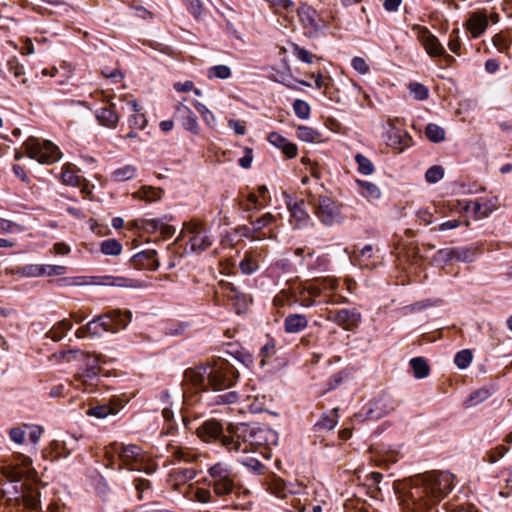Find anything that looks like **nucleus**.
Here are the masks:
<instances>
[{
	"instance_id": "nucleus-1",
	"label": "nucleus",
	"mask_w": 512,
	"mask_h": 512,
	"mask_svg": "<svg viewBox=\"0 0 512 512\" xmlns=\"http://www.w3.org/2000/svg\"><path fill=\"white\" fill-rule=\"evenodd\" d=\"M454 476L447 471L432 472L413 480L404 494L403 505L407 512H436V506L451 492Z\"/></svg>"
},
{
	"instance_id": "nucleus-2",
	"label": "nucleus",
	"mask_w": 512,
	"mask_h": 512,
	"mask_svg": "<svg viewBox=\"0 0 512 512\" xmlns=\"http://www.w3.org/2000/svg\"><path fill=\"white\" fill-rule=\"evenodd\" d=\"M226 430L228 435L221 439V445L229 452H254L258 447L274 443L276 439L270 428L246 423L229 424Z\"/></svg>"
},
{
	"instance_id": "nucleus-3",
	"label": "nucleus",
	"mask_w": 512,
	"mask_h": 512,
	"mask_svg": "<svg viewBox=\"0 0 512 512\" xmlns=\"http://www.w3.org/2000/svg\"><path fill=\"white\" fill-rule=\"evenodd\" d=\"M308 204L325 225H331L340 217V209L336 201L325 193L323 185H319L306 193Z\"/></svg>"
},
{
	"instance_id": "nucleus-4",
	"label": "nucleus",
	"mask_w": 512,
	"mask_h": 512,
	"mask_svg": "<svg viewBox=\"0 0 512 512\" xmlns=\"http://www.w3.org/2000/svg\"><path fill=\"white\" fill-rule=\"evenodd\" d=\"M119 458L121 462L132 471H143L147 474H151L154 473L158 467L153 457L135 444H122L119 450Z\"/></svg>"
},
{
	"instance_id": "nucleus-5",
	"label": "nucleus",
	"mask_w": 512,
	"mask_h": 512,
	"mask_svg": "<svg viewBox=\"0 0 512 512\" xmlns=\"http://www.w3.org/2000/svg\"><path fill=\"white\" fill-rule=\"evenodd\" d=\"M27 156L41 164H53L60 160L62 153L59 148L49 140L40 141L37 138H28L23 144Z\"/></svg>"
},
{
	"instance_id": "nucleus-6",
	"label": "nucleus",
	"mask_w": 512,
	"mask_h": 512,
	"mask_svg": "<svg viewBox=\"0 0 512 512\" xmlns=\"http://www.w3.org/2000/svg\"><path fill=\"white\" fill-rule=\"evenodd\" d=\"M1 473L14 482L21 480L22 477L34 480L37 475L36 470L32 467V459L21 453L13 454L1 467Z\"/></svg>"
},
{
	"instance_id": "nucleus-7",
	"label": "nucleus",
	"mask_w": 512,
	"mask_h": 512,
	"mask_svg": "<svg viewBox=\"0 0 512 512\" xmlns=\"http://www.w3.org/2000/svg\"><path fill=\"white\" fill-rule=\"evenodd\" d=\"M237 371L226 360H221L211 368L208 374V383L214 391L231 388L236 380Z\"/></svg>"
},
{
	"instance_id": "nucleus-8",
	"label": "nucleus",
	"mask_w": 512,
	"mask_h": 512,
	"mask_svg": "<svg viewBox=\"0 0 512 512\" xmlns=\"http://www.w3.org/2000/svg\"><path fill=\"white\" fill-rule=\"evenodd\" d=\"M208 472L211 477L210 484L216 495L224 496L232 493L235 484L234 477L229 468L222 463H217L213 465Z\"/></svg>"
},
{
	"instance_id": "nucleus-9",
	"label": "nucleus",
	"mask_w": 512,
	"mask_h": 512,
	"mask_svg": "<svg viewBox=\"0 0 512 512\" xmlns=\"http://www.w3.org/2000/svg\"><path fill=\"white\" fill-rule=\"evenodd\" d=\"M182 235L188 237L192 251L202 252L212 245V240L204 226L197 221H190L184 225Z\"/></svg>"
},
{
	"instance_id": "nucleus-10",
	"label": "nucleus",
	"mask_w": 512,
	"mask_h": 512,
	"mask_svg": "<svg viewBox=\"0 0 512 512\" xmlns=\"http://www.w3.org/2000/svg\"><path fill=\"white\" fill-rule=\"evenodd\" d=\"M103 332L116 333V328L113 327L109 311L103 313L93 320L89 321L86 325L80 327L76 331L77 338H84L87 335L100 336Z\"/></svg>"
},
{
	"instance_id": "nucleus-11",
	"label": "nucleus",
	"mask_w": 512,
	"mask_h": 512,
	"mask_svg": "<svg viewBox=\"0 0 512 512\" xmlns=\"http://www.w3.org/2000/svg\"><path fill=\"white\" fill-rule=\"evenodd\" d=\"M196 435L205 443H213L216 441L221 443V439L228 435V432L225 429L224 433V428L220 421L216 419H208L196 429Z\"/></svg>"
},
{
	"instance_id": "nucleus-12",
	"label": "nucleus",
	"mask_w": 512,
	"mask_h": 512,
	"mask_svg": "<svg viewBox=\"0 0 512 512\" xmlns=\"http://www.w3.org/2000/svg\"><path fill=\"white\" fill-rule=\"evenodd\" d=\"M413 30L417 31V39L422 44L426 53L431 57L444 55L445 49L439 39L433 35L428 28L416 25Z\"/></svg>"
},
{
	"instance_id": "nucleus-13",
	"label": "nucleus",
	"mask_w": 512,
	"mask_h": 512,
	"mask_svg": "<svg viewBox=\"0 0 512 512\" xmlns=\"http://www.w3.org/2000/svg\"><path fill=\"white\" fill-rule=\"evenodd\" d=\"M186 99L176 106L175 117L181 122L184 129L194 135L200 133V127L196 114L185 104Z\"/></svg>"
},
{
	"instance_id": "nucleus-14",
	"label": "nucleus",
	"mask_w": 512,
	"mask_h": 512,
	"mask_svg": "<svg viewBox=\"0 0 512 512\" xmlns=\"http://www.w3.org/2000/svg\"><path fill=\"white\" fill-rule=\"evenodd\" d=\"M328 319L342 326L345 330H352L359 325L361 314L356 310L341 309L330 312Z\"/></svg>"
},
{
	"instance_id": "nucleus-15",
	"label": "nucleus",
	"mask_w": 512,
	"mask_h": 512,
	"mask_svg": "<svg viewBox=\"0 0 512 512\" xmlns=\"http://www.w3.org/2000/svg\"><path fill=\"white\" fill-rule=\"evenodd\" d=\"M498 207L496 197L480 198L476 201H470L466 205V210H472L476 219L486 218Z\"/></svg>"
},
{
	"instance_id": "nucleus-16",
	"label": "nucleus",
	"mask_w": 512,
	"mask_h": 512,
	"mask_svg": "<svg viewBox=\"0 0 512 512\" xmlns=\"http://www.w3.org/2000/svg\"><path fill=\"white\" fill-rule=\"evenodd\" d=\"M488 27V16L485 10L473 12L466 22V28L472 38H477L485 32Z\"/></svg>"
},
{
	"instance_id": "nucleus-17",
	"label": "nucleus",
	"mask_w": 512,
	"mask_h": 512,
	"mask_svg": "<svg viewBox=\"0 0 512 512\" xmlns=\"http://www.w3.org/2000/svg\"><path fill=\"white\" fill-rule=\"evenodd\" d=\"M133 265L138 269H146L155 271L158 269L160 263L157 259V252L155 250H145L137 253L131 259Z\"/></svg>"
},
{
	"instance_id": "nucleus-18",
	"label": "nucleus",
	"mask_w": 512,
	"mask_h": 512,
	"mask_svg": "<svg viewBox=\"0 0 512 512\" xmlns=\"http://www.w3.org/2000/svg\"><path fill=\"white\" fill-rule=\"evenodd\" d=\"M300 22L305 28L318 31L320 28V18L318 12L307 4H302L297 9Z\"/></svg>"
},
{
	"instance_id": "nucleus-19",
	"label": "nucleus",
	"mask_w": 512,
	"mask_h": 512,
	"mask_svg": "<svg viewBox=\"0 0 512 512\" xmlns=\"http://www.w3.org/2000/svg\"><path fill=\"white\" fill-rule=\"evenodd\" d=\"M285 197L287 199L286 203L291 213V217L297 222V226L305 224L309 220L310 216L305 209L304 200L301 199L297 202H292L290 196Z\"/></svg>"
},
{
	"instance_id": "nucleus-20",
	"label": "nucleus",
	"mask_w": 512,
	"mask_h": 512,
	"mask_svg": "<svg viewBox=\"0 0 512 512\" xmlns=\"http://www.w3.org/2000/svg\"><path fill=\"white\" fill-rule=\"evenodd\" d=\"M308 326V320L303 314H290L284 320V329L287 333H299Z\"/></svg>"
},
{
	"instance_id": "nucleus-21",
	"label": "nucleus",
	"mask_w": 512,
	"mask_h": 512,
	"mask_svg": "<svg viewBox=\"0 0 512 512\" xmlns=\"http://www.w3.org/2000/svg\"><path fill=\"white\" fill-rule=\"evenodd\" d=\"M196 476V471L191 468H179L174 469L169 474V483L173 487V489L177 490L181 484L186 483L187 481L192 480Z\"/></svg>"
},
{
	"instance_id": "nucleus-22",
	"label": "nucleus",
	"mask_w": 512,
	"mask_h": 512,
	"mask_svg": "<svg viewBox=\"0 0 512 512\" xmlns=\"http://www.w3.org/2000/svg\"><path fill=\"white\" fill-rule=\"evenodd\" d=\"M109 314L113 327L116 328V333L127 328L132 320V312L130 310L122 311L120 309H112L109 311Z\"/></svg>"
},
{
	"instance_id": "nucleus-23",
	"label": "nucleus",
	"mask_w": 512,
	"mask_h": 512,
	"mask_svg": "<svg viewBox=\"0 0 512 512\" xmlns=\"http://www.w3.org/2000/svg\"><path fill=\"white\" fill-rule=\"evenodd\" d=\"M96 117L102 126L108 128L116 127L117 123L119 122V115L112 107H105L100 109Z\"/></svg>"
},
{
	"instance_id": "nucleus-24",
	"label": "nucleus",
	"mask_w": 512,
	"mask_h": 512,
	"mask_svg": "<svg viewBox=\"0 0 512 512\" xmlns=\"http://www.w3.org/2000/svg\"><path fill=\"white\" fill-rule=\"evenodd\" d=\"M132 106L134 114L128 119V123L131 129L142 130L147 126V119L145 114L141 113L140 107L136 100L129 102Z\"/></svg>"
},
{
	"instance_id": "nucleus-25",
	"label": "nucleus",
	"mask_w": 512,
	"mask_h": 512,
	"mask_svg": "<svg viewBox=\"0 0 512 512\" xmlns=\"http://www.w3.org/2000/svg\"><path fill=\"white\" fill-rule=\"evenodd\" d=\"M410 366L414 377L417 379H424L430 374V365L424 357L418 356L412 358L410 360Z\"/></svg>"
},
{
	"instance_id": "nucleus-26",
	"label": "nucleus",
	"mask_w": 512,
	"mask_h": 512,
	"mask_svg": "<svg viewBox=\"0 0 512 512\" xmlns=\"http://www.w3.org/2000/svg\"><path fill=\"white\" fill-rule=\"evenodd\" d=\"M105 282L103 284L108 286H115L121 288H143L145 285L137 280L125 278V277H104Z\"/></svg>"
},
{
	"instance_id": "nucleus-27",
	"label": "nucleus",
	"mask_w": 512,
	"mask_h": 512,
	"mask_svg": "<svg viewBox=\"0 0 512 512\" xmlns=\"http://www.w3.org/2000/svg\"><path fill=\"white\" fill-rule=\"evenodd\" d=\"M297 137L304 142L308 143H320L322 142V135L320 132H318L316 129L305 126V125H299L297 127Z\"/></svg>"
},
{
	"instance_id": "nucleus-28",
	"label": "nucleus",
	"mask_w": 512,
	"mask_h": 512,
	"mask_svg": "<svg viewBox=\"0 0 512 512\" xmlns=\"http://www.w3.org/2000/svg\"><path fill=\"white\" fill-rule=\"evenodd\" d=\"M356 183L361 188L362 196L369 201L377 200L381 197V190L376 184L365 180H357Z\"/></svg>"
},
{
	"instance_id": "nucleus-29",
	"label": "nucleus",
	"mask_w": 512,
	"mask_h": 512,
	"mask_svg": "<svg viewBox=\"0 0 512 512\" xmlns=\"http://www.w3.org/2000/svg\"><path fill=\"white\" fill-rule=\"evenodd\" d=\"M394 408L393 401L389 397L383 396L374 401L370 412L377 417H381L391 410H394Z\"/></svg>"
},
{
	"instance_id": "nucleus-30",
	"label": "nucleus",
	"mask_w": 512,
	"mask_h": 512,
	"mask_svg": "<svg viewBox=\"0 0 512 512\" xmlns=\"http://www.w3.org/2000/svg\"><path fill=\"white\" fill-rule=\"evenodd\" d=\"M162 191L151 186H143L141 189L133 193V198L141 199L146 202H153L161 198Z\"/></svg>"
},
{
	"instance_id": "nucleus-31",
	"label": "nucleus",
	"mask_w": 512,
	"mask_h": 512,
	"mask_svg": "<svg viewBox=\"0 0 512 512\" xmlns=\"http://www.w3.org/2000/svg\"><path fill=\"white\" fill-rule=\"evenodd\" d=\"M136 172L137 169L134 165L127 164L123 167L115 169L111 174V178L117 182L128 181L135 177Z\"/></svg>"
},
{
	"instance_id": "nucleus-32",
	"label": "nucleus",
	"mask_w": 512,
	"mask_h": 512,
	"mask_svg": "<svg viewBox=\"0 0 512 512\" xmlns=\"http://www.w3.org/2000/svg\"><path fill=\"white\" fill-rule=\"evenodd\" d=\"M61 179L63 184L78 187L81 185L83 179L70 165H64L61 172Z\"/></svg>"
},
{
	"instance_id": "nucleus-33",
	"label": "nucleus",
	"mask_w": 512,
	"mask_h": 512,
	"mask_svg": "<svg viewBox=\"0 0 512 512\" xmlns=\"http://www.w3.org/2000/svg\"><path fill=\"white\" fill-rule=\"evenodd\" d=\"M239 267L244 274H252L254 273L259 265H258V259L255 253L253 252H246L244 255V258L241 260Z\"/></svg>"
},
{
	"instance_id": "nucleus-34",
	"label": "nucleus",
	"mask_w": 512,
	"mask_h": 512,
	"mask_svg": "<svg viewBox=\"0 0 512 512\" xmlns=\"http://www.w3.org/2000/svg\"><path fill=\"white\" fill-rule=\"evenodd\" d=\"M72 328V323L67 320H61L58 322L47 334L53 341H59L63 338L65 332Z\"/></svg>"
},
{
	"instance_id": "nucleus-35",
	"label": "nucleus",
	"mask_w": 512,
	"mask_h": 512,
	"mask_svg": "<svg viewBox=\"0 0 512 512\" xmlns=\"http://www.w3.org/2000/svg\"><path fill=\"white\" fill-rule=\"evenodd\" d=\"M86 358L87 368L85 369V376L90 378L96 376L100 371V354H83Z\"/></svg>"
},
{
	"instance_id": "nucleus-36",
	"label": "nucleus",
	"mask_w": 512,
	"mask_h": 512,
	"mask_svg": "<svg viewBox=\"0 0 512 512\" xmlns=\"http://www.w3.org/2000/svg\"><path fill=\"white\" fill-rule=\"evenodd\" d=\"M172 455L175 460L178 461H184V462H194L196 461L200 454L197 452L189 449V448H183V447H176L174 451L172 452Z\"/></svg>"
},
{
	"instance_id": "nucleus-37",
	"label": "nucleus",
	"mask_w": 512,
	"mask_h": 512,
	"mask_svg": "<svg viewBox=\"0 0 512 512\" xmlns=\"http://www.w3.org/2000/svg\"><path fill=\"white\" fill-rule=\"evenodd\" d=\"M117 413V409L110 404L98 405L95 407H91L87 410V415L93 416L96 418H105L109 415H115Z\"/></svg>"
},
{
	"instance_id": "nucleus-38",
	"label": "nucleus",
	"mask_w": 512,
	"mask_h": 512,
	"mask_svg": "<svg viewBox=\"0 0 512 512\" xmlns=\"http://www.w3.org/2000/svg\"><path fill=\"white\" fill-rule=\"evenodd\" d=\"M100 250L105 255L117 256L122 252V245L116 239H107L101 243Z\"/></svg>"
},
{
	"instance_id": "nucleus-39",
	"label": "nucleus",
	"mask_w": 512,
	"mask_h": 512,
	"mask_svg": "<svg viewBox=\"0 0 512 512\" xmlns=\"http://www.w3.org/2000/svg\"><path fill=\"white\" fill-rule=\"evenodd\" d=\"M490 395L491 392L488 388H480L469 396L465 402V405L466 407H473L488 399Z\"/></svg>"
},
{
	"instance_id": "nucleus-40",
	"label": "nucleus",
	"mask_w": 512,
	"mask_h": 512,
	"mask_svg": "<svg viewBox=\"0 0 512 512\" xmlns=\"http://www.w3.org/2000/svg\"><path fill=\"white\" fill-rule=\"evenodd\" d=\"M337 425V416L335 414L323 415L321 419L315 424V429L318 432L330 431Z\"/></svg>"
},
{
	"instance_id": "nucleus-41",
	"label": "nucleus",
	"mask_w": 512,
	"mask_h": 512,
	"mask_svg": "<svg viewBox=\"0 0 512 512\" xmlns=\"http://www.w3.org/2000/svg\"><path fill=\"white\" fill-rule=\"evenodd\" d=\"M355 161L358 165V172L363 175H371L374 172L373 163L363 154L358 153L355 156Z\"/></svg>"
},
{
	"instance_id": "nucleus-42",
	"label": "nucleus",
	"mask_w": 512,
	"mask_h": 512,
	"mask_svg": "<svg viewBox=\"0 0 512 512\" xmlns=\"http://www.w3.org/2000/svg\"><path fill=\"white\" fill-rule=\"evenodd\" d=\"M426 137L432 142H441L445 139V131L436 124H429L425 130Z\"/></svg>"
},
{
	"instance_id": "nucleus-43",
	"label": "nucleus",
	"mask_w": 512,
	"mask_h": 512,
	"mask_svg": "<svg viewBox=\"0 0 512 512\" xmlns=\"http://www.w3.org/2000/svg\"><path fill=\"white\" fill-rule=\"evenodd\" d=\"M293 54L302 62L311 64L314 59L321 60V57H316L314 54L309 52L308 50L300 47L297 44L292 45Z\"/></svg>"
},
{
	"instance_id": "nucleus-44",
	"label": "nucleus",
	"mask_w": 512,
	"mask_h": 512,
	"mask_svg": "<svg viewBox=\"0 0 512 512\" xmlns=\"http://www.w3.org/2000/svg\"><path fill=\"white\" fill-rule=\"evenodd\" d=\"M207 76L209 79H227L231 76V69L226 65H215L208 70Z\"/></svg>"
},
{
	"instance_id": "nucleus-45",
	"label": "nucleus",
	"mask_w": 512,
	"mask_h": 512,
	"mask_svg": "<svg viewBox=\"0 0 512 512\" xmlns=\"http://www.w3.org/2000/svg\"><path fill=\"white\" fill-rule=\"evenodd\" d=\"M275 221V217L271 213H265L258 219L251 221L252 231L258 233L263 228L267 227Z\"/></svg>"
},
{
	"instance_id": "nucleus-46",
	"label": "nucleus",
	"mask_w": 512,
	"mask_h": 512,
	"mask_svg": "<svg viewBox=\"0 0 512 512\" xmlns=\"http://www.w3.org/2000/svg\"><path fill=\"white\" fill-rule=\"evenodd\" d=\"M271 6L275 13L282 15L283 13L292 12L295 4L292 0H273Z\"/></svg>"
},
{
	"instance_id": "nucleus-47",
	"label": "nucleus",
	"mask_w": 512,
	"mask_h": 512,
	"mask_svg": "<svg viewBox=\"0 0 512 512\" xmlns=\"http://www.w3.org/2000/svg\"><path fill=\"white\" fill-rule=\"evenodd\" d=\"M293 110L300 119H308L310 116V106L307 102L297 99L293 103Z\"/></svg>"
},
{
	"instance_id": "nucleus-48",
	"label": "nucleus",
	"mask_w": 512,
	"mask_h": 512,
	"mask_svg": "<svg viewBox=\"0 0 512 512\" xmlns=\"http://www.w3.org/2000/svg\"><path fill=\"white\" fill-rule=\"evenodd\" d=\"M444 177V170L439 165L430 167L425 173V179L428 183L434 184Z\"/></svg>"
},
{
	"instance_id": "nucleus-49",
	"label": "nucleus",
	"mask_w": 512,
	"mask_h": 512,
	"mask_svg": "<svg viewBox=\"0 0 512 512\" xmlns=\"http://www.w3.org/2000/svg\"><path fill=\"white\" fill-rule=\"evenodd\" d=\"M409 90L417 100H425L428 97V89L420 83H410Z\"/></svg>"
},
{
	"instance_id": "nucleus-50",
	"label": "nucleus",
	"mask_w": 512,
	"mask_h": 512,
	"mask_svg": "<svg viewBox=\"0 0 512 512\" xmlns=\"http://www.w3.org/2000/svg\"><path fill=\"white\" fill-rule=\"evenodd\" d=\"M239 399V395L236 391H228L224 394H220L216 397L215 403L219 405L233 404Z\"/></svg>"
},
{
	"instance_id": "nucleus-51",
	"label": "nucleus",
	"mask_w": 512,
	"mask_h": 512,
	"mask_svg": "<svg viewBox=\"0 0 512 512\" xmlns=\"http://www.w3.org/2000/svg\"><path fill=\"white\" fill-rule=\"evenodd\" d=\"M307 290H303L301 287L296 295L293 303H299L303 307H311L315 304L314 298L306 293Z\"/></svg>"
},
{
	"instance_id": "nucleus-52",
	"label": "nucleus",
	"mask_w": 512,
	"mask_h": 512,
	"mask_svg": "<svg viewBox=\"0 0 512 512\" xmlns=\"http://www.w3.org/2000/svg\"><path fill=\"white\" fill-rule=\"evenodd\" d=\"M7 66L9 71L14 75L15 78L24 76L25 73L23 66L19 63L16 56H13L11 59L8 60Z\"/></svg>"
},
{
	"instance_id": "nucleus-53",
	"label": "nucleus",
	"mask_w": 512,
	"mask_h": 512,
	"mask_svg": "<svg viewBox=\"0 0 512 512\" xmlns=\"http://www.w3.org/2000/svg\"><path fill=\"white\" fill-rule=\"evenodd\" d=\"M101 75L107 79H111L114 83H119L124 79L123 73L118 69H107L101 70Z\"/></svg>"
},
{
	"instance_id": "nucleus-54",
	"label": "nucleus",
	"mask_w": 512,
	"mask_h": 512,
	"mask_svg": "<svg viewBox=\"0 0 512 512\" xmlns=\"http://www.w3.org/2000/svg\"><path fill=\"white\" fill-rule=\"evenodd\" d=\"M24 428L28 431H26V433H28V439L29 441L33 444V445H36L39 440H40V437L42 435V428L40 426H29V425H24Z\"/></svg>"
},
{
	"instance_id": "nucleus-55",
	"label": "nucleus",
	"mask_w": 512,
	"mask_h": 512,
	"mask_svg": "<svg viewBox=\"0 0 512 512\" xmlns=\"http://www.w3.org/2000/svg\"><path fill=\"white\" fill-rule=\"evenodd\" d=\"M508 452V448L504 445H498L494 449L488 452V459L491 463H496L500 460L506 453Z\"/></svg>"
},
{
	"instance_id": "nucleus-56",
	"label": "nucleus",
	"mask_w": 512,
	"mask_h": 512,
	"mask_svg": "<svg viewBox=\"0 0 512 512\" xmlns=\"http://www.w3.org/2000/svg\"><path fill=\"white\" fill-rule=\"evenodd\" d=\"M24 272L29 277H41L45 275L44 265L41 264L27 265L24 268Z\"/></svg>"
},
{
	"instance_id": "nucleus-57",
	"label": "nucleus",
	"mask_w": 512,
	"mask_h": 512,
	"mask_svg": "<svg viewBox=\"0 0 512 512\" xmlns=\"http://www.w3.org/2000/svg\"><path fill=\"white\" fill-rule=\"evenodd\" d=\"M241 464L250 468L251 470L262 473L264 465L256 458H243L240 460Z\"/></svg>"
},
{
	"instance_id": "nucleus-58",
	"label": "nucleus",
	"mask_w": 512,
	"mask_h": 512,
	"mask_svg": "<svg viewBox=\"0 0 512 512\" xmlns=\"http://www.w3.org/2000/svg\"><path fill=\"white\" fill-rule=\"evenodd\" d=\"M291 293L287 290H282L278 295L275 296L273 302L277 307H282L288 303V305H293V301L290 302Z\"/></svg>"
},
{
	"instance_id": "nucleus-59",
	"label": "nucleus",
	"mask_w": 512,
	"mask_h": 512,
	"mask_svg": "<svg viewBox=\"0 0 512 512\" xmlns=\"http://www.w3.org/2000/svg\"><path fill=\"white\" fill-rule=\"evenodd\" d=\"M194 104H195L196 109L201 114V116L203 117L205 122L210 124L211 122H213L215 120L214 114L205 105L201 104L198 101H195Z\"/></svg>"
},
{
	"instance_id": "nucleus-60",
	"label": "nucleus",
	"mask_w": 512,
	"mask_h": 512,
	"mask_svg": "<svg viewBox=\"0 0 512 512\" xmlns=\"http://www.w3.org/2000/svg\"><path fill=\"white\" fill-rule=\"evenodd\" d=\"M492 42L500 52H504L509 48V42L507 38L502 34L494 35Z\"/></svg>"
},
{
	"instance_id": "nucleus-61",
	"label": "nucleus",
	"mask_w": 512,
	"mask_h": 512,
	"mask_svg": "<svg viewBox=\"0 0 512 512\" xmlns=\"http://www.w3.org/2000/svg\"><path fill=\"white\" fill-rule=\"evenodd\" d=\"M352 67L361 75H364L368 72L369 67L362 57H354L352 59Z\"/></svg>"
},
{
	"instance_id": "nucleus-62",
	"label": "nucleus",
	"mask_w": 512,
	"mask_h": 512,
	"mask_svg": "<svg viewBox=\"0 0 512 512\" xmlns=\"http://www.w3.org/2000/svg\"><path fill=\"white\" fill-rule=\"evenodd\" d=\"M473 354H456L454 358L455 364L460 369H465L472 362Z\"/></svg>"
},
{
	"instance_id": "nucleus-63",
	"label": "nucleus",
	"mask_w": 512,
	"mask_h": 512,
	"mask_svg": "<svg viewBox=\"0 0 512 512\" xmlns=\"http://www.w3.org/2000/svg\"><path fill=\"white\" fill-rule=\"evenodd\" d=\"M25 435L26 429L24 427H15L10 430L11 439L18 444H22L24 442Z\"/></svg>"
},
{
	"instance_id": "nucleus-64",
	"label": "nucleus",
	"mask_w": 512,
	"mask_h": 512,
	"mask_svg": "<svg viewBox=\"0 0 512 512\" xmlns=\"http://www.w3.org/2000/svg\"><path fill=\"white\" fill-rule=\"evenodd\" d=\"M188 10L199 19L202 15L203 5L199 0H190L188 3Z\"/></svg>"
}]
</instances>
